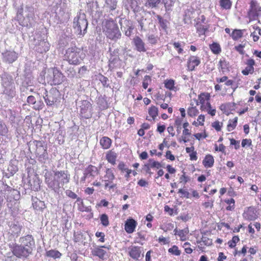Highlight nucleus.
Returning <instances> with one entry per match:
<instances>
[{
	"mask_svg": "<svg viewBox=\"0 0 261 261\" xmlns=\"http://www.w3.org/2000/svg\"><path fill=\"white\" fill-rule=\"evenodd\" d=\"M45 182L48 188L55 193L59 194L62 192L64 185L69 182L70 175L67 171L45 170Z\"/></svg>",
	"mask_w": 261,
	"mask_h": 261,
	"instance_id": "nucleus-1",
	"label": "nucleus"
},
{
	"mask_svg": "<svg viewBox=\"0 0 261 261\" xmlns=\"http://www.w3.org/2000/svg\"><path fill=\"white\" fill-rule=\"evenodd\" d=\"M88 25L86 14L81 10L73 20L72 28L74 33L79 37H83L87 33Z\"/></svg>",
	"mask_w": 261,
	"mask_h": 261,
	"instance_id": "nucleus-2",
	"label": "nucleus"
},
{
	"mask_svg": "<svg viewBox=\"0 0 261 261\" xmlns=\"http://www.w3.org/2000/svg\"><path fill=\"white\" fill-rule=\"evenodd\" d=\"M1 78L3 94L6 95L9 99L13 98L16 95V91L12 76L7 73H4L1 75Z\"/></svg>",
	"mask_w": 261,
	"mask_h": 261,
	"instance_id": "nucleus-3",
	"label": "nucleus"
},
{
	"mask_svg": "<svg viewBox=\"0 0 261 261\" xmlns=\"http://www.w3.org/2000/svg\"><path fill=\"white\" fill-rule=\"evenodd\" d=\"M84 57L85 55L83 51L76 46L68 48L65 55V59L69 64L73 65L80 64Z\"/></svg>",
	"mask_w": 261,
	"mask_h": 261,
	"instance_id": "nucleus-4",
	"label": "nucleus"
},
{
	"mask_svg": "<svg viewBox=\"0 0 261 261\" xmlns=\"http://www.w3.org/2000/svg\"><path fill=\"white\" fill-rule=\"evenodd\" d=\"M9 247L15 256L22 260L27 259L33 254V251L15 242L9 244Z\"/></svg>",
	"mask_w": 261,
	"mask_h": 261,
	"instance_id": "nucleus-5",
	"label": "nucleus"
},
{
	"mask_svg": "<svg viewBox=\"0 0 261 261\" xmlns=\"http://www.w3.org/2000/svg\"><path fill=\"white\" fill-rule=\"evenodd\" d=\"M105 32L107 37L115 42L120 39L121 37V33L117 24L113 21L106 23Z\"/></svg>",
	"mask_w": 261,
	"mask_h": 261,
	"instance_id": "nucleus-6",
	"label": "nucleus"
},
{
	"mask_svg": "<svg viewBox=\"0 0 261 261\" xmlns=\"http://www.w3.org/2000/svg\"><path fill=\"white\" fill-rule=\"evenodd\" d=\"M64 76L57 68L48 69L46 76V80L50 85H57L61 84L64 81Z\"/></svg>",
	"mask_w": 261,
	"mask_h": 261,
	"instance_id": "nucleus-7",
	"label": "nucleus"
},
{
	"mask_svg": "<svg viewBox=\"0 0 261 261\" xmlns=\"http://www.w3.org/2000/svg\"><path fill=\"white\" fill-rule=\"evenodd\" d=\"M33 44L34 45L33 49L41 54L48 51L50 47L49 43L41 36H36L34 38Z\"/></svg>",
	"mask_w": 261,
	"mask_h": 261,
	"instance_id": "nucleus-8",
	"label": "nucleus"
},
{
	"mask_svg": "<svg viewBox=\"0 0 261 261\" xmlns=\"http://www.w3.org/2000/svg\"><path fill=\"white\" fill-rule=\"evenodd\" d=\"M8 226L9 229L8 233V240H14L20 235L23 227L18 221L9 222Z\"/></svg>",
	"mask_w": 261,
	"mask_h": 261,
	"instance_id": "nucleus-9",
	"label": "nucleus"
},
{
	"mask_svg": "<svg viewBox=\"0 0 261 261\" xmlns=\"http://www.w3.org/2000/svg\"><path fill=\"white\" fill-rule=\"evenodd\" d=\"M60 94L56 88H51L49 91L45 90L43 97L46 105L48 106H51L59 100Z\"/></svg>",
	"mask_w": 261,
	"mask_h": 261,
	"instance_id": "nucleus-10",
	"label": "nucleus"
},
{
	"mask_svg": "<svg viewBox=\"0 0 261 261\" xmlns=\"http://www.w3.org/2000/svg\"><path fill=\"white\" fill-rule=\"evenodd\" d=\"M19 244L27 247L29 250L33 251L35 248V242L34 237L31 234H27L19 238Z\"/></svg>",
	"mask_w": 261,
	"mask_h": 261,
	"instance_id": "nucleus-11",
	"label": "nucleus"
},
{
	"mask_svg": "<svg viewBox=\"0 0 261 261\" xmlns=\"http://www.w3.org/2000/svg\"><path fill=\"white\" fill-rule=\"evenodd\" d=\"M249 4L250 9L248 11V15L253 19H256L258 16H261V7L254 0H251Z\"/></svg>",
	"mask_w": 261,
	"mask_h": 261,
	"instance_id": "nucleus-12",
	"label": "nucleus"
},
{
	"mask_svg": "<svg viewBox=\"0 0 261 261\" xmlns=\"http://www.w3.org/2000/svg\"><path fill=\"white\" fill-rule=\"evenodd\" d=\"M81 113L85 118L88 119L92 116V105L88 100H82L80 106Z\"/></svg>",
	"mask_w": 261,
	"mask_h": 261,
	"instance_id": "nucleus-13",
	"label": "nucleus"
},
{
	"mask_svg": "<svg viewBox=\"0 0 261 261\" xmlns=\"http://www.w3.org/2000/svg\"><path fill=\"white\" fill-rule=\"evenodd\" d=\"M3 60L8 64H11L18 58V54L13 50H6L2 53Z\"/></svg>",
	"mask_w": 261,
	"mask_h": 261,
	"instance_id": "nucleus-14",
	"label": "nucleus"
},
{
	"mask_svg": "<svg viewBox=\"0 0 261 261\" xmlns=\"http://www.w3.org/2000/svg\"><path fill=\"white\" fill-rule=\"evenodd\" d=\"M88 7L90 9V13L93 16L96 18H99L102 15V11L98 6L97 1H93L88 4Z\"/></svg>",
	"mask_w": 261,
	"mask_h": 261,
	"instance_id": "nucleus-15",
	"label": "nucleus"
},
{
	"mask_svg": "<svg viewBox=\"0 0 261 261\" xmlns=\"http://www.w3.org/2000/svg\"><path fill=\"white\" fill-rule=\"evenodd\" d=\"M133 43L135 49L139 52H146L145 44L142 39L139 36H135L133 40Z\"/></svg>",
	"mask_w": 261,
	"mask_h": 261,
	"instance_id": "nucleus-16",
	"label": "nucleus"
},
{
	"mask_svg": "<svg viewBox=\"0 0 261 261\" xmlns=\"http://www.w3.org/2000/svg\"><path fill=\"white\" fill-rule=\"evenodd\" d=\"M128 254L134 259L138 260L142 252L141 248L136 246H131L128 248Z\"/></svg>",
	"mask_w": 261,
	"mask_h": 261,
	"instance_id": "nucleus-17",
	"label": "nucleus"
},
{
	"mask_svg": "<svg viewBox=\"0 0 261 261\" xmlns=\"http://www.w3.org/2000/svg\"><path fill=\"white\" fill-rule=\"evenodd\" d=\"M25 12L28 13L27 18L29 20V23H27L28 27H31L35 22L34 20V8L32 6H26Z\"/></svg>",
	"mask_w": 261,
	"mask_h": 261,
	"instance_id": "nucleus-18",
	"label": "nucleus"
},
{
	"mask_svg": "<svg viewBox=\"0 0 261 261\" xmlns=\"http://www.w3.org/2000/svg\"><path fill=\"white\" fill-rule=\"evenodd\" d=\"M102 248H106L105 246H101L100 247L95 246L94 248L92 249L91 253L93 256H98L99 258L104 259L106 258L107 252L105 250L102 249ZM108 249L109 248L107 247Z\"/></svg>",
	"mask_w": 261,
	"mask_h": 261,
	"instance_id": "nucleus-19",
	"label": "nucleus"
},
{
	"mask_svg": "<svg viewBox=\"0 0 261 261\" xmlns=\"http://www.w3.org/2000/svg\"><path fill=\"white\" fill-rule=\"evenodd\" d=\"M137 222L133 218H129L125 222L124 229L128 233H133L137 226Z\"/></svg>",
	"mask_w": 261,
	"mask_h": 261,
	"instance_id": "nucleus-20",
	"label": "nucleus"
},
{
	"mask_svg": "<svg viewBox=\"0 0 261 261\" xmlns=\"http://www.w3.org/2000/svg\"><path fill=\"white\" fill-rule=\"evenodd\" d=\"M33 143L36 146V155L47 152V145L44 141L35 140Z\"/></svg>",
	"mask_w": 261,
	"mask_h": 261,
	"instance_id": "nucleus-21",
	"label": "nucleus"
},
{
	"mask_svg": "<svg viewBox=\"0 0 261 261\" xmlns=\"http://www.w3.org/2000/svg\"><path fill=\"white\" fill-rule=\"evenodd\" d=\"M40 180L38 177L35 176L28 181L29 188L34 191H38L40 188Z\"/></svg>",
	"mask_w": 261,
	"mask_h": 261,
	"instance_id": "nucleus-22",
	"label": "nucleus"
},
{
	"mask_svg": "<svg viewBox=\"0 0 261 261\" xmlns=\"http://www.w3.org/2000/svg\"><path fill=\"white\" fill-rule=\"evenodd\" d=\"M32 200L33 207L36 211L42 212L45 208L44 202L37 198L32 197Z\"/></svg>",
	"mask_w": 261,
	"mask_h": 261,
	"instance_id": "nucleus-23",
	"label": "nucleus"
},
{
	"mask_svg": "<svg viewBox=\"0 0 261 261\" xmlns=\"http://www.w3.org/2000/svg\"><path fill=\"white\" fill-rule=\"evenodd\" d=\"M124 23L125 24V27L121 25V30L125 32V35L126 36L129 37L133 33V31L134 29L133 23L132 21L126 20L124 21Z\"/></svg>",
	"mask_w": 261,
	"mask_h": 261,
	"instance_id": "nucleus-24",
	"label": "nucleus"
},
{
	"mask_svg": "<svg viewBox=\"0 0 261 261\" xmlns=\"http://www.w3.org/2000/svg\"><path fill=\"white\" fill-rule=\"evenodd\" d=\"M104 181L105 182V189L109 186V182L112 183L115 179V175L112 169H107L106 171V174L104 176Z\"/></svg>",
	"mask_w": 261,
	"mask_h": 261,
	"instance_id": "nucleus-25",
	"label": "nucleus"
},
{
	"mask_svg": "<svg viewBox=\"0 0 261 261\" xmlns=\"http://www.w3.org/2000/svg\"><path fill=\"white\" fill-rule=\"evenodd\" d=\"M141 31H146L151 23L152 20L151 18L142 17L138 20Z\"/></svg>",
	"mask_w": 261,
	"mask_h": 261,
	"instance_id": "nucleus-26",
	"label": "nucleus"
},
{
	"mask_svg": "<svg viewBox=\"0 0 261 261\" xmlns=\"http://www.w3.org/2000/svg\"><path fill=\"white\" fill-rule=\"evenodd\" d=\"M86 176L93 178L98 174V169L96 167L93 165H89L84 171Z\"/></svg>",
	"mask_w": 261,
	"mask_h": 261,
	"instance_id": "nucleus-27",
	"label": "nucleus"
},
{
	"mask_svg": "<svg viewBox=\"0 0 261 261\" xmlns=\"http://www.w3.org/2000/svg\"><path fill=\"white\" fill-rule=\"evenodd\" d=\"M230 65L228 62L225 59H221L218 64V69L224 73L229 71Z\"/></svg>",
	"mask_w": 261,
	"mask_h": 261,
	"instance_id": "nucleus-28",
	"label": "nucleus"
},
{
	"mask_svg": "<svg viewBox=\"0 0 261 261\" xmlns=\"http://www.w3.org/2000/svg\"><path fill=\"white\" fill-rule=\"evenodd\" d=\"M200 61L199 58L196 56H191L188 60V67L191 70H194L196 66L199 65Z\"/></svg>",
	"mask_w": 261,
	"mask_h": 261,
	"instance_id": "nucleus-29",
	"label": "nucleus"
},
{
	"mask_svg": "<svg viewBox=\"0 0 261 261\" xmlns=\"http://www.w3.org/2000/svg\"><path fill=\"white\" fill-rule=\"evenodd\" d=\"M214 163V159L213 156L211 154L206 155L202 161L203 166L206 168H211L213 166Z\"/></svg>",
	"mask_w": 261,
	"mask_h": 261,
	"instance_id": "nucleus-30",
	"label": "nucleus"
},
{
	"mask_svg": "<svg viewBox=\"0 0 261 261\" xmlns=\"http://www.w3.org/2000/svg\"><path fill=\"white\" fill-rule=\"evenodd\" d=\"M117 157V153L112 150L109 151L106 154V159L108 162L112 164V165H115L116 164Z\"/></svg>",
	"mask_w": 261,
	"mask_h": 261,
	"instance_id": "nucleus-31",
	"label": "nucleus"
},
{
	"mask_svg": "<svg viewBox=\"0 0 261 261\" xmlns=\"http://www.w3.org/2000/svg\"><path fill=\"white\" fill-rule=\"evenodd\" d=\"M195 27L196 28L197 32L199 35H204L205 32L208 30V27L204 24L201 23L200 21H197Z\"/></svg>",
	"mask_w": 261,
	"mask_h": 261,
	"instance_id": "nucleus-32",
	"label": "nucleus"
},
{
	"mask_svg": "<svg viewBox=\"0 0 261 261\" xmlns=\"http://www.w3.org/2000/svg\"><path fill=\"white\" fill-rule=\"evenodd\" d=\"M45 255L48 257L57 259L60 258L62 255V254L58 250L51 249L46 252Z\"/></svg>",
	"mask_w": 261,
	"mask_h": 261,
	"instance_id": "nucleus-33",
	"label": "nucleus"
},
{
	"mask_svg": "<svg viewBox=\"0 0 261 261\" xmlns=\"http://www.w3.org/2000/svg\"><path fill=\"white\" fill-rule=\"evenodd\" d=\"M111 140L107 137H103L100 140V144L102 147L105 149L109 148L111 146Z\"/></svg>",
	"mask_w": 261,
	"mask_h": 261,
	"instance_id": "nucleus-34",
	"label": "nucleus"
},
{
	"mask_svg": "<svg viewBox=\"0 0 261 261\" xmlns=\"http://www.w3.org/2000/svg\"><path fill=\"white\" fill-rule=\"evenodd\" d=\"M161 0H146L145 6L148 8H157Z\"/></svg>",
	"mask_w": 261,
	"mask_h": 261,
	"instance_id": "nucleus-35",
	"label": "nucleus"
},
{
	"mask_svg": "<svg viewBox=\"0 0 261 261\" xmlns=\"http://www.w3.org/2000/svg\"><path fill=\"white\" fill-rule=\"evenodd\" d=\"M238 122V117H236L233 119H230L227 126V130L230 132L233 130L237 126Z\"/></svg>",
	"mask_w": 261,
	"mask_h": 261,
	"instance_id": "nucleus-36",
	"label": "nucleus"
},
{
	"mask_svg": "<svg viewBox=\"0 0 261 261\" xmlns=\"http://www.w3.org/2000/svg\"><path fill=\"white\" fill-rule=\"evenodd\" d=\"M38 161L41 163H45L48 160V154L47 152L44 153H40L36 155Z\"/></svg>",
	"mask_w": 261,
	"mask_h": 261,
	"instance_id": "nucleus-37",
	"label": "nucleus"
},
{
	"mask_svg": "<svg viewBox=\"0 0 261 261\" xmlns=\"http://www.w3.org/2000/svg\"><path fill=\"white\" fill-rule=\"evenodd\" d=\"M117 0H106V7L109 8L110 11L114 10L116 8Z\"/></svg>",
	"mask_w": 261,
	"mask_h": 261,
	"instance_id": "nucleus-38",
	"label": "nucleus"
},
{
	"mask_svg": "<svg viewBox=\"0 0 261 261\" xmlns=\"http://www.w3.org/2000/svg\"><path fill=\"white\" fill-rule=\"evenodd\" d=\"M156 18L159 20V23L160 24V27L164 31H166L167 29V23L168 21L167 20L164 19L162 18V17L160 15H157L156 16Z\"/></svg>",
	"mask_w": 261,
	"mask_h": 261,
	"instance_id": "nucleus-39",
	"label": "nucleus"
},
{
	"mask_svg": "<svg viewBox=\"0 0 261 261\" xmlns=\"http://www.w3.org/2000/svg\"><path fill=\"white\" fill-rule=\"evenodd\" d=\"M6 190L11 193V195L13 196V198L15 200H17L19 198V192L17 190L13 189L10 187L7 186Z\"/></svg>",
	"mask_w": 261,
	"mask_h": 261,
	"instance_id": "nucleus-40",
	"label": "nucleus"
},
{
	"mask_svg": "<svg viewBox=\"0 0 261 261\" xmlns=\"http://www.w3.org/2000/svg\"><path fill=\"white\" fill-rule=\"evenodd\" d=\"M219 3L221 8L226 10L230 9L232 6L230 0H220Z\"/></svg>",
	"mask_w": 261,
	"mask_h": 261,
	"instance_id": "nucleus-41",
	"label": "nucleus"
},
{
	"mask_svg": "<svg viewBox=\"0 0 261 261\" xmlns=\"http://www.w3.org/2000/svg\"><path fill=\"white\" fill-rule=\"evenodd\" d=\"M210 48L215 54H219L221 51L220 45L216 42H214L210 45Z\"/></svg>",
	"mask_w": 261,
	"mask_h": 261,
	"instance_id": "nucleus-42",
	"label": "nucleus"
},
{
	"mask_svg": "<svg viewBox=\"0 0 261 261\" xmlns=\"http://www.w3.org/2000/svg\"><path fill=\"white\" fill-rule=\"evenodd\" d=\"M148 113L152 119L154 120L158 115V109L156 107L152 106L149 108Z\"/></svg>",
	"mask_w": 261,
	"mask_h": 261,
	"instance_id": "nucleus-43",
	"label": "nucleus"
},
{
	"mask_svg": "<svg viewBox=\"0 0 261 261\" xmlns=\"http://www.w3.org/2000/svg\"><path fill=\"white\" fill-rule=\"evenodd\" d=\"M243 36L242 31L241 30H235L231 34V36L234 40H237L241 38Z\"/></svg>",
	"mask_w": 261,
	"mask_h": 261,
	"instance_id": "nucleus-44",
	"label": "nucleus"
},
{
	"mask_svg": "<svg viewBox=\"0 0 261 261\" xmlns=\"http://www.w3.org/2000/svg\"><path fill=\"white\" fill-rule=\"evenodd\" d=\"M146 37L148 42L152 45L156 44L159 39L158 36H155L153 34L148 35L146 36Z\"/></svg>",
	"mask_w": 261,
	"mask_h": 261,
	"instance_id": "nucleus-45",
	"label": "nucleus"
},
{
	"mask_svg": "<svg viewBox=\"0 0 261 261\" xmlns=\"http://www.w3.org/2000/svg\"><path fill=\"white\" fill-rule=\"evenodd\" d=\"M8 128L5 123L0 119V135H6L8 133Z\"/></svg>",
	"mask_w": 261,
	"mask_h": 261,
	"instance_id": "nucleus-46",
	"label": "nucleus"
},
{
	"mask_svg": "<svg viewBox=\"0 0 261 261\" xmlns=\"http://www.w3.org/2000/svg\"><path fill=\"white\" fill-rule=\"evenodd\" d=\"M165 87L170 90H174L175 89L174 81L173 80H169L165 81Z\"/></svg>",
	"mask_w": 261,
	"mask_h": 261,
	"instance_id": "nucleus-47",
	"label": "nucleus"
},
{
	"mask_svg": "<svg viewBox=\"0 0 261 261\" xmlns=\"http://www.w3.org/2000/svg\"><path fill=\"white\" fill-rule=\"evenodd\" d=\"M100 220L103 226L106 227L109 225L108 216L106 214H103L100 216Z\"/></svg>",
	"mask_w": 261,
	"mask_h": 261,
	"instance_id": "nucleus-48",
	"label": "nucleus"
},
{
	"mask_svg": "<svg viewBox=\"0 0 261 261\" xmlns=\"http://www.w3.org/2000/svg\"><path fill=\"white\" fill-rule=\"evenodd\" d=\"M240 241V239L238 236H233L232 238V240L229 241L228 242V244L229 247L232 248H234L236 243H238Z\"/></svg>",
	"mask_w": 261,
	"mask_h": 261,
	"instance_id": "nucleus-49",
	"label": "nucleus"
},
{
	"mask_svg": "<svg viewBox=\"0 0 261 261\" xmlns=\"http://www.w3.org/2000/svg\"><path fill=\"white\" fill-rule=\"evenodd\" d=\"M16 257L12 252H8L4 256V261H16Z\"/></svg>",
	"mask_w": 261,
	"mask_h": 261,
	"instance_id": "nucleus-50",
	"label": "nucleus"
},
{
	"mask_svg": "<svg viewBox=\"0 0 261 261\" xmlns=\"http://www.w3.org/2000/svg\"><path fill=\"white\" fill-rule=\"evenodd\" d=\"M118 53V51L114 50L113 51L110 53V58L109 59V62L111 63H115V61H117L118 59V56L117 55Z\"/></svg>",
	"mask_w": 261,
	"mask_h": 261,
	"instance_id": "nucleus-51",
	"label": "nucleus"
},
{
	"mask_svg": "<svg viewBox=\"0 0 261 261\" xmlns=\"http://www.w3.org/2000/svg\"><path fill=\"white\" fill-rule=\"evenodd\" d=\"M168 252L171 254L178 256L180 254V251L176 245H173L171 248L168 249Z\"/></svg>",
	"mask_w": 261,
	"mask_h": 261,
	"instance_id": "nucleus-52",
	"label": "nucleus"
},
{
	"mask_svg": "<svg viewBox=\"0 0 261 261\" xmlns=\"http://www.w3.org/2000/svg\"><path fill=\"white\" fill-rule=\"evenodd\" d=\"M209 94L208 93H201L198 96V101H199V102L201 104H203L205 102V99H209Z\"/></svg>",
	"mask_w": 261,
	"mask_h": 261,
	"instance_id": "nucleus-53",
	"label": "nucleus"
},
{
	"mask_svg": "<svg viewBox=\"0 0 261 261\" xmlns=\"http://www.w3.org/2000/svg\"><path fill=\"white\" fill-rule=\"evenodd\" d=\"M33 108L36 110H39L43 109L44 107V103L42 100L36 101L35 104L33 105Z\"/></svg>",
	"mask_w": 261,
	"mask_h": 261,
	"instance_id": "nucleus-54",
	"label": "nucleus"
},
{
	"mask_svg": "<svg viewBox=\"0 0 261 261\" xmlns=\"http://www.w3.org/2000/svg\"><path fill=\"white\" fill-rule=\"evenodd\" d=\"M254 70L253 67L247 66L244 70H242V73L245 75H248L249 73H253Z\"/></svg>",
	"mask_w": 261,
	"mask_h": 261,
	"instance_id": "nucleus-55",
	"label": "nucleus"
},
{
	"mask_svg": "<svg viewBox=\"0 0 261 261\" xmlns=\"http://www.w3.org/2000/svg\"><path fill=\"white\" fill-rule=\"evenodd\" d=\"M175 0H163V3L166 9H169L174 4Z\"/></svg>",
	"mask_w": 261,
	"mask_h": 261,
	"instance_id": "nucleus-56",
	"label": "nucleus"
},
{
	"mask_svg": "<svg viewBox=\"0 0 261 261\" xmlns=\"http://www.w3.org/2000/svg\"><path fill=\"white\" fill-rule=\"evenodd\" d=\"M174 228V225L172 223H169L161 227V229L164 231L167 232V231L170 230Z\"/></svg>",
	"mask_w": 261,
	"mask_h": 261,
	"instance_id": "nucleus-57",
	"label": "nucleus"
},
{
	"mask_svg": "<svg viewBox=\"0 0 261 261\" xmlns=\"http://www.w3.org/2000/svg\"><path fill=\"white\" fill-rule=\"evenodd\" d=\"M151 81V78L149 75H145L144 76V81L142 83V86L144 89H146L148 87V81Z\"/></svg>",
	"mask_w": 261,
	"mask_h": 261,
	"instance_id": "nucleus-58",
	"label": "nucleus"
},
{
	"mask_svg": "<svg viewBox=\"0 0 261 261\" xmlns=\"http://www.w3.org/2000/svg\"><path fill=\"white\" fill-rule=\"evenodd\" d=\"M29 83H31L30 77H28L22 83V85L20 87V90L21 91H25V89H28L26 87V85H29Z\"/></svg>",
	"mask_w": 261,
	"mask_h": 261,
	"instance_id": "nucleus-59",
	"label": "nucleus"
},
{
	"mask_svg": "<svg viewBox=\"0 0 261 261\" xmlns=\"http://www.w3.org/2000/svg\"><path fill=\"white\" fill-rule=\"evenodd\" d=\"M197 110L195 108L191 107L190 108H189L188 110V114L191 116H195L197 115Z\"/></svg>",
	"mask_w": 261,
	"mask_h": 261,
	"instance_id": "nucleus-60",
	"label": "nucleus"
},
{
	"mask_svg": "<svg viewBox=\"0 0 261 261\" xmlns=\"http://www.w3.org/2000/svg\"><path fill=\"white\" fill-rule=\"evenodd\" d=\"M99 81L101 82V83L104 86H105V87L109 86V84H108L109 80L107 77H106L102 75H101L99 77Z\"/></svg>",
	"mask_w": 261,
	"mask_h": 261,
	"instance_id": "nucleus-61",
	"label": "nucleus"
},
{
	"mask_svg": "<svg viewBox=\"0 0 261 261\" xmlns=\"http://www.w3.org/2000/svg\"><path fill=\"white\" fill-rule=\"evenodd\" d=\"M95 236L97 238H100V239L98 240L99 242H104L105 241V235L103 232L97 231L95 233Z\"/></svg>",
	"mask_w": 261,
	"mask_h": 261,
	"instance_id": "nucleus-62",
	"label": "nucleus"
},
{
	"mask_svg": "<svg viewBox=\"0 0 261 261\" xmlns=\"http://www.w3.org/2000/svg\"><path fill=\"white\" fill-rule=\"evenodd\" d=\"M222 125V123H221V124H220V122H219L218 121H215L212 124V127L215 128V129L218 132L221 130Z\"/></svg>",
	"mask_w": 261,
	"mask_h": 261,
	"instance_id": "nucleus-63",
	"label": "nucleus"
},
{
	"mask_svg": "<svg viewBox=\"0 0 261 261\" xmlns=\"http://www.w3.org/2000/svg\"><path fill=\"white\" fill-rule=\"evenodd\" d=\"M230 142V145H234V148L236 149H238L240 148V141H236L233 138L229 139Z\"/></svg>",
	"mask_w": 261,
	"mask_h": 261,
	"instance_id": "nucleus-64",
	"label": "nucleus"
}]
</instances>
